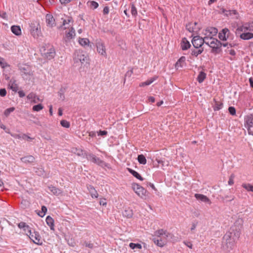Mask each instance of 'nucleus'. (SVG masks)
I'll list each match as a JSON object with an SVG mask.
<instances>
[{
	"label": "nucleus",
	"mask_w": 253,
	"mask_h": 253,
	"mask_svg": "<svg viewBox=\"0 0 253 253\" xmlns=\"http://www.w3.org/2000/svg\"><path fill=\"white\" fill-rule=\"evenodd\" d=\"M243 222L241 218L236 220L234 225L222 237L221 249L224 252L228 253L234 249L236 241L240 237Z\"/></svg>",
	"instance_id": "f257e3e1"
},
{
	"label": "nucleus",
	"mask_w": 253,
	"mask_h": 253,
	"mask_svg": "<svg viewBox=\"0 0 253 253\" xmlns=\"http://www.w3.org/2000/svg\"><path fill=\"white\" fill-rule=\"evenodd\" d=\"M154 234L155 236L158 237L162 236L164 239H166L167 238L169 237H171L172 236V235L170 233L167 232V231L162 229L156 231L154 232ZM153 241L155 244H156L157 246L161 247H164L166 243L165 241L162 240V238H161L160 239H156L155 238H154L153 239Z\"/></svg>",
	"instance_id": "f03ea898"
},
{
	"label": "nucleus",
	"mask_w": 253,
	"mask_h": 253,
	"mask_svg": "<svg viewBox=\"0 0 253 253\" xmlns=\"http://www.w3.org/2000/svg\"><path fill=\"white\" fill-rule=\"evenodd\" d=\"M73 59L75 63L80 62L82 65H85L89 63V57L82 50H77L74 54Z\"/></svg>",
	"instance_id": "7ed1b4c3"
},
{
	"label": "nucleus",
	"mask_w": 253,
	"mask_h": 253,
	"mask_svg": "<svg viewBox=\"0 0 253 253\" xmlns=\"http://www.w3.org/2000/svg\"><path fill=\"white\" fill-rule=\"evenodd\" d=\"M41 52L42 56L48 60L53 59L56 54L54 48L49 44H47L43 46L41 49Z\"/></svg>",
	"instance_id": "20e7f679"
},
{
	"label": "nucleus",
	"mask_w": 253,
	"mask_h": 253,
	"mask_svg": "<svg viewBox=\"0 0 253 253\" xmlns=\"http://www.w3.org/2000/svg\"><path fill=\"white\" fill-rule=\"evenodd\" d=\"M132 187L135 193L141 198L146 199L149 197V192L139 184L133 183Z\"/></svg>",
	"instance_id": "39448f33"
},
{
	"label": "nucleus",
	"mask_w": 253,
	"mask_h": 253,
	"mask_svg": "<svg viewBox=\"0 0 253 253\" xmlns=\"http://www.w3.org/2000/svg\"><path fill=\"white\" fill-rule=\"evenodd\" d=\"M210 40L211 41L210 43V47L211 48V52L214 54L220 53L222 51V43L221 42L212 37H210Z\"/></svg>",
	"instance_id": "423d86ee"
},
{
	"label": "nucleus",
	"mask_w": 253,
	"mask_h": 253,
	"mask_svg": "<svg viewBox=\"0 0 253 253\" xmlns=\"http://www.w3.org/2000/svg\"><path fill=\"white\" fill-rule=\"evenodd\" d=\"M85 158L88 161L96 164L103 168L107 166V164H106L104 161L100 159V158L97 157L95 155L91 153H85Z\"/></svg>",
	"instance_id": "0eeeda50"
},
{
	"label": "nucleus",
	"mask_w": 253,
	"mask_h": 253,
	"mask_svg": "<svg viewBox=\"0 0 253 253\" xmlns=\"http://www.w3.org/2000/svg\"><path fill=\"white\" fill-rule=\"evenodd\" d=\"M27 235L29 236L30 239L36 244L41 245L42 244V242L41 239V237L38 231H35V229H33L31 234H27Z\"/></svg>",
	"instance_id": "6e6552de"
},
{
	"label": "nucleus",
	"mask_w": 253,
	"mask_h": 253,
	"mask_svg": "<svg viewBox=\"0 0 253 253\" xmlns=\"http://www.w3.org/2000/svg\"><path fill=\"white\" fill-rule=\"evenodd\" d=\"M204 42V39L199 36L194 37L192 40L193 45L195 48H202Z\"/></svg>",
	"instance_id": "1a4fd4ad"
},
{
	"label": "nucleus",
	"mask_w": 253,
	"mask_h": 253,
	"mask_svg": "<svg viewBox=\"0 0 253 253\" xmlns=\"http://www.w3.org/2000/svg\"><path fill=\"white\" fill-rule=\"evenodd\" d=\"M237 31L240 32L253 31V22H246L238 27Z\"/></svg>",
	"instance_id": "9d476101"
},
{
	"label": "nucleus",
	"mask_w": 253,
	"mask_h": 253,
	"mask_svg": "<svg viewBox=\"0 0 253 253\" xmlns=\"http://www.w3.org/2000/svg\"><path fill=\"white\" fill-rule=\"evenodd\" d=\"M97 52L101 55L106 57L107 53L104 44L101 41H98L96 43Z\"/></svg>",
	"instance_id": "9b49d317"
},
{
	"label": "nucleus",
	"mask_w": 253,
	"mask_h": 253,
	"mask_svg": "<svg viewBox=\"0 0 253 253\" xmlns=\"http://www.w3.org/2000/svg\"><path fill=\"white\" fill-rule=\"evenodd\" d=\"M230 31L227 28H224L218 34V38L221 41H226L229 38Z\"/></svg>",
	"instance_id": "f8f14e48"
},
{
	"label": "nucleus",
	"mask_w": 253,
	"mask_h": 253,
	"mask_svg": "<svg viewBox=\"0 0 253 253\" xmlns=\"http://www.w3.org/2000/svg\"><path fill=\"white\" fill-rule=\"evenodd\" d=\"M46 25L49 27H52L55 25V20L53 16L50 14H47L45 16Z\"/></svg>",
	"instance_id": "ddd939ff"
},
{
	"label": "nucleus",
	"mask_w": 253,
	"mask_h": 253,
	"mask_svg": "<svg viewBox=\"0 0 253 253\" xmlns=\"http://www.w3.org/2000/svg\"><path fill=\"white\" fill-rule=\"evenodd\" d=\"M218 32L217 28L214 27H208L205 30V35H207L208 37H212L215 36Z\"/></svg>",
	"instance_id": "4468645a"
},
{
	"label": "nucleus",
	"mask_w": 253,
	"mask_h": 253,
	"mask_svg": "<svg viewBox=\"0 0 253 253\" xmlns=\"http://www.w3.org/2000/svg\"><path fill=\"white\" fill-rule=\"evenodd\" d=\"M195 197L199 200H200L202 202L208 203L209 205L211 204V202L210 199L207 197L206 196L200 194H195Z\"/></svg>",
	"instance_id": "2eb2a0df"
},
{
	"label": "nucleus",
	"mask_w": 253,
	"mask_h": 253,
	"mask_svg": "<svg viewBox=\"0 0 253 253\" xmlns=\"http://www.w3.org/2000/svg\"><path fill=\"white\" fill-rule=\"evenodd\" d=\"M180 45L181 48L183 50H187L191 46L190 42L187 41L186 38L182 39Z\"/></svg>",
	"instance_id": "dca6fc26"
},
{
	"label": "nucleus",
	"mask_w": 253,
	"mask_h": 253,
	"mask_svg": "<svg viewBox=\"0 0 253 253\" xmlns=\"http://www.w3.org/2000/svg\"><path fill=\"white\" fill-rule=\"evenodd\" d=\"M157 79H158V76H155L148 79V80H147L145 82L141 83L139 84V86L140 87H144V86H145L147 85H149L150 84H151L152 83H153Z\"/></svg>",
	"instance_id": "f3484780"
},
{
	"label": "nucleus",
	"mask_w": 253,
	"mask_h": 253,
	"mask_svg": "<svg viewBox=\"0 0 253 253\" xmlns=\"http://www.w3.org/2000/svg\"><path fill=\"white\" fill-rule=\"evenodd\" d=\"M241 39L244 40H249L253 38V33L245 32L240 35Z\"/></svg>",
	"instance_id": "a211bd4d"
},
{
	"label": "nucleus",
	"mask_w": 253,
	"mask_h": 253,
	"mask_svg": "<svg viewBox=\"0 0 253 253\" xmlns=\"http://www.w3.org/2000/svg\"><path fill=\"white\" fill-rule=\"evenodd\" d=\"M79 42L82 46H85L87 45L90 48H92V45L90 44L89 40L87 38H80Z\"/></svg>",
	"instance_id": "6ab92c4d"
},
{
	"label": "nucleus",
	"mask_w": 253,
	"mask_h": 253,
	"mask_svg": "<svg viewBox=\"0 0 253 253\" xmlns=\"http://www.w3.org/2000/svg\"><path fill=\"white\" fill-rule=\"evenodd\" d=\"M186 58L185 56H181L175 64V67L178 69L179 67H182L185 64Z\"/></svg>",
	"instance_id": "aec40b11"
},
{
	"label": "nucleus",
	"mask_w": 253,
	"mask_h": 253,
	"mask_svg": "<svg viewBox=\"0 0 253 253\" xmlns=\"http://www.w3.org/2000/svg\"><path fill=\"white\" fill-rule=\"evenodd\" d=\"M87 189L92 198H97L98 197V194L93 186L89 185Z\"/></svg>",
	"instance_id": "412c9836"
},
{
	"label": "nucleus",
	"mask_w": 253,
	"mask_h": 253,
	"mask_svg": "<svg viewBox=\"0 0 253 253\" xmlns=\"http://www.w3.org/2000/svg\"><path fill=\"white\" fill-rule=\"evenodd\" d=\"M46 222L51 230H54V219L49 215L46 218Z\"/></svg>",
	"instance_id": "4be33fe9"
},
{
	"label": "nucleus",
	"mask_w": 253,
	"mask_h": 253,
	"mask_svg": "<svg viewBox=\"0 0 253 253\" xmlns=\"http://www.w3.org/2000/svg\"><path fill=\"white\" fill-rule=\"evenodd\" d=\"M127 170L130 173H131L134 177H135L137 179L141 181L143 180V177L137 171H135L134 170L130 168H127Z\"/></svg>",
	"instance_id": "5701e85b"
},
{
	"label": "nucleus",
	"mask_w": 253,
	"mask_h": 253,
	"mask_svg": "<svg viewBox=\"0 0 253 253\" xmlns=\"http://www.w3.org/2000/svg\"><path fill=\"white\" fill-rule=\"evenodd\" d=\"M48 188L54 195L56 196L59 195L62 193L61 190L52 185L49 186Z\"/></svg>",
	"instance_id": "b1692460"
},
{
	"label": "nucleus",
	"mask_w": 253,
	"mask_h": 253,
	"mask_svg": "<svg viewBox=\"0 0 253 253\" xmlns=\"http://www.w3.org/2000/svg\"><path fill=\"white\" fill-rule=\"evenodd\" d=\"M34 171L38 176L44 177L46 175L45 171L42 167L34 168Z\"/></svg>",
	"instance_id": "393cba45"
},
{
	"label": "nucleus",
	"mask_w": 253,
	"mask_h": 253,
	"mask_svg": "<svg viewBox=\"0 0 253 253\" xmlns=\"http://www.w3.org/2000/svg\"><path fill=\"white\" fill-rule=\"evenodd\" d=\"M11 32L16 36H19L21 34V30L19 26L13 25L11 27Z\"/></svg>",
	"instance_id": "a878e982"
},
{
	"label": "nucleus",
	"mask_w": 253,
	"mask_h": 253,
	"mask_svg": "<svg viewBox=\"0 0 253 253\" xmlns=\"http://www.w3.org/2000/svg\"><path fill=\"white\" fill-rule=\"evenodd\" d=\"M22 162L25 163H31L35 160V158L32 155H29L21 158Z\"/></svg>",
	"instance_id": "bb28decb"
},
{
	"label": "nucleus",
	"mask_w": 253,
	"mask_h": 253,
	"mask_svg": "<svg viewBox=\"0 0 253 253\" xmlns=\"http://www.w3.org/2000/svg\"><path fill=\"white\" fill-rule=\"evenodd\" d=\"M222 12L227 16H232L235 15V16H236V17H237V15H238V12L236 10H227L224 9H223Z\"/></svg>",
	"instance_id": "cd10ccee"
},
{
	"label": "nucleus",
	"mask_w": 253,
	"mask_h": 253,
	"mask_svg": "<svg viewBox=\"0 0 253 253\" xmlns=\"http://www.w3.org/2000/svg\"><path fill=\"white\" fill-rule=\"evenodd\" d=\"M214 104L213 106L214 111H218L223 107V103L221 102L217 101L215 99H213Z\"/></svg>",
	"instance_id": "c85d7f7f"
},
{
	"label": "nucleus",
	"mask_w": 253,
	"mask_h": 253,
	"mask_svg": "<svg viewBox=\"0 0 253 253\" xmlns=\"http://www.w3.org/2000/svg\"><path fill=\"white\" fill-rule=\"evenodd\" d=\"M27 98L28 99L31 100V101L35 103L37 102V100H39V97L33 92L29 93L27 95Z\"/></svg>",
	"instance_id": "c756f323"
},
{
	"label": "nucleus",
	"mask_w": 253,
	"mask_h": 253,
	"mask_svg": "<svg viewBox=\"0 0 253 253\" xmlns=\"http://www.w3.org/2000/svg\"><path fill=\"white\" fill-rule=\"evenodd\" d=\"M206 76H207V75L204 72H203V71L200 72V73L197 77V81L199 83H203V81H204V80L206 79Z\"/></svg>",
	"instance_id": "7c9ffc66"
},
{
	"label": "nucleus",
	"mask_w": 253,
	"mask_h": 253,
	"mask_svg": "<svg viewBox=\"0 0 253 253\" xmlns=\"http://www.w3.org/2000/svg\"><path fill=\"white\" fill-rule=\"evenodd\" d=\"M204 51L203 48H195L191 50V55L197 57Z\"/></svg>",
	"instance_id": "2f4dec72"
},
{
	"label": "nucleus",
	"mask_w": 253,
	"mask_h": 253,
	"mask_svg": "<svg viewBox=\"0 0 253 253\" xmlns=\"http://www.w3.org/2000/svg\"><path fill=\"white\" fill-rule=\"evenodd\" d=\"M137 160L139 164H142V165H145L147 162V160L145 157V156L142 155H139L137 157Z\"/></svg>",
	"instance_id": "473e14b6"
},
{
	"label": "nucleus",
	"mask_w": 253,
	"mask_h": 253,
	"mask_svg": "<svg viewBox=\"0 0 253 253\" xmlns=\"http://www.w3.org/2000/svg\"><path fill=\"white\" fill-rule=\"evenodd\" d=\"M123 214L124 216H126L127 218H130V217H132V216L133 215L132 210L129 209L125 210L123 212Z\"/></svg>",
	"instance_id": "72a5a7b5"
},
{
	"label": "nucleus",
	"mask_w": 253,
	"mask_h": 253,
	"mask_svg": "<svg viewBox=\"0 0 253 253\" xmlns=\"http://www.w3.org/2000/svg\"><path fill=\"white\" fill-rule=\"evenodd\" d=\"M0 65L2 68L8 67L10 65L6 62L4 58L0 57Z\"/></svg>",
	"instance_id": "f704fd0d"
},
{
	"label": "nucleus",
	"mask_w": 253,
	"mask_h": 253,
	"mask_svg": "<svg viewBox=\"0 0 253 253\" xmlns=\"http://www.w3.org/2000/svg\"><path fill=\"white\" fill-rule=\"evenodd\" d=\"M41 33V31L37 27L35 29H33L31 31V34L34 38H38Z\"/></svg>",
	"instance_id": "c9c22d12"
},
{
	"label": "nucleus",
	"mask_w": 253,
	"mask_h": 253,
	"mask_svg": "<svg viewBox=\"0 0 253 253\" xmlns=\"http://www.w3.org/2000/svg\"><path fill=\"white\" fill-rule=\"evenodd\" d=\"M75 36V30L73 28H71L69 32L67 33L66 37L68 39H71Z\"/></svg>",
	"instance_id": "e433bc0d"
},
{
	"label": "nucleus",
	"mask_w": 253,
	"mask_h": 253,
	"mask_svg": "<svg viewBox=\"0 0 253 253\" xmlns=\"http://www.w3.org/2000/svg\"><path fill=\"white\" fill-rule=\"evenodd\" d=\"M129 246L131 249H142L141 245L140 244H138V243L135 244V243H130L129 245Z\"/></svg>",
	"instance_id": "4c0bfd02"
},
{
	"label": "nucleus",
	"mask_w": 253,
	"mask_h": 253,
	"mask_svg": "<svg viewBox=\"0 0 253 253\" xmlns=\"http://www.w3.org/2000/svg\"><path fill=\"white\" fill-rule=\"evenodd\" d=\"M43 108V106L41 104L36 105L33 107V110L36 112H39Z\"/></svg>",
	"instance_id": "58836bf2"
},
{
	"label": "nucleus",
	"mask_w": 253,
	"mask_h": 253,
	"mask_svg": "<svg viewBox=\"0 0 253 253\" xmlns=\"http://www.w3.org/2000/svg\"><path fill=\"white\" fill-rule=\"evenodd\" d=\"M242 187L248 191L253 192V186L250 184H243Z\"/></svg>",
	"instance_id": "ea45409f"
},
{
	"label": "nucleus",
	"mask_w": 253,
	"mask_h": 253,
	"mask_svg": "<svg viewBox=\"0 0 253 253\" xmlns=\"http://www.w3.org/2000/svg\"><path fill=\"white\" fill-rule=\"evenodd\" d=\"M15 110V108L12 107H10V108H7L6 109L4 112V115L6 116V117H8L10 114L13 112Z\"/></svg>",
	"instance_id": "a19ab883"
},
{
	"label": "nucleus",
	"mask_w": 253,
	"mask_h": 253,
	"mask_svg": "<svg viewBox=\"0 0 253 253\" xmlns=\"http://www.w3.org/2000/svg\"><path fill=\"white\" fill-rule=\"evenodd\" d=\"M157 162L159 165H161L162 167L168 166L169 165L168 161H165L163 159H157Z\"/></svg>",
	"instance_id": "79ce46f5"
},
{
	"label": "nucleus",
	"mask_w": 253,
	"mask_h": 253,
	"mask_svg": "<svg viewBox=\"0 0 253 253\" xmlns=\"http://www.w3.org/2000/svg\"><path fill=\"white\" fill-rule=\"evenodd\" d=\"M131 13L134 16H136L137 14V9L133 3L131 4Z\"/></svg>",
	"instance_id": "37998d69"
},
{
	"label": "nucleus",
	"mask_w": 253,
	"mask_h": 253,
	"mask_svg": "<svg viewBox=\"0 0 253 253\" xmlns=\"http://www.w3.org/2000/svg\"><path fill=\"white\" fill-rule=\"evenodd\" d=\"M61 125L65 128H69L70 126V123L66 120H63L60 122Z\"/></svg>",
	"instance_id": "c03bdc74"
},
{
	"label": "nucleus",
	"mask_w": 253,
	"mask_h": 253,
	"mask_svg": "<svg viewBox=\"0 0 253 253\" xmlns=\"http://www.w3.org/2000/svg\"><path fill=\"white\" fill-rule=\"evenodd\" d=\"M228 111H229V113L232 115V116H235L236 115V109L234 107H233V106H230L228 108Z\"/></svg>",
	"instance_id": "a18cd8bd"
},
{
	"label": "nucleus",
	"mask_w": 253,
	"mask_h": 253,
	"mask_svg": "<svg viewBox=\"0 0 253 253\" xmlns=\"http://www.w3.org/2000/svg\"><path fill=\"white\" fill-rule=\"evenodd\" d=\"M144 184L147 187L150 186L151 188H152V189L154 190L155 191H157V189L156 188V187H155L153 183H151V182H149L148 181H146L145 182Z\"/></svg>",
	"instance_id": "49530a36"
},
{
	"label": "nucleus",
	"mask_w": 253,
	"mask_h": 253,
	"mask_svg": "<svg viewBox=\"0 0 253 253\" xmlns=\"http://www.w3.org/2000/svg\"><path fill=\"white\" fill-rule=\"evenodd\" d=\"M90 6L93 9H96L98 7V3L95 1H90Z\"/></svg>",
	"instance_id": "de8ad7c7"
},
{
	"label": "nucleus",
	"mask_w": 253,
	"mask_h": 253,
	"mask_svg": "<svg viewBox=\"0 0 253 253\" xmlns=\"http://www.w3.org/2000/svg\"><path fill=\"white\" fill-rule=\"evenodd\" d=\"M58 94L60 96V98L63 101L65 99V96L64 94V91L62 88L60 89V91L58 92Z\"/></svg>",
	"instance_id": "09e8293b"
},
{
	"label": "nucleus",
	"mask_w": 253,
	"mask_h": 253,
	"mask_svg": "<svg viewBox=\"0 0 253 253\" xmlns=\"http://www.w3.org/2000/svg\"><path fill=\"white\" fill-rule=\"evenodd\" d=\"M234 174H231L229 177V180H228V184L230 185H232L234 184Z\"/></svg>",
	"instance_id": "8fccbe9b"
},
{
	"label": "nucleus",
	"mask_w": 253,
	"mask_h": 253,
	"mask_svg": "<svg viewBox=\"0 0 253 253\" xmlns=\"http://www.w3.org/2000/svg\"><path fill=\"white\" fill-rule=\"evenodd\" d=\"M27 226L28 227L27 228H23V230L25 232H27L26 233V234H31V232H32L33 231V229H31V228L30 227V226L28 225H27Z\"/></svg>",
	"instance_id": "3c124183"
},
{
	"label": "nucleus",
	"mask_w": 253,
	"mask_h": 253,
	"mask_svg": "<svg viewBox=\"0 0 253 253\" xmlns=\"http://www.w3.org/2000/svg\"><path fill=\"white\" fill-rule=\"evenodd\" d=\"M84 245L85 246V247H88L89 249H93L94 247L93 244L90 242H87L85 241L84 242Z\"/></svg>",
	"instance_id": "603ef678"
},
{
	"label": "nucleus",
	"mask_w": 253,
	"mask_h": 253,
	"mask_svg": "<svg viewBox=\"0 0 253 253\" xmlns=\"http://www.w3.org/2000/svg\"><path fill=\"white\" fill-rule=\"evenodd\" d=\"M18 227L20 229H23V228H27L28 227L27 226V224H26V223L24 222H21L19 223H18Z\"/></svg>",
	"instance_id": "864d4df0"
},
{
	"label": "nucleus",
	"mask_w": 253,
	"mask_h": 253,
	"mask_svg": "<svg viewBox=\"0 0 253 253\" xmlns=\"http://www.w3.org/2000/svg\"><path fill=\"white\" fill-rule=\"evenodd\" d=\"M6 95V90L5 88L0 89V95L1 97H4Z\"/></svg>",
	"instance_id": "5fc2aeb1"
},
{
	"label": "nucleus",
	"mask_w": 253,
	"mask_h": 253,
	"mask_svg": "<svg viewBox=\"0 0 253 253\" xmlns=\"http://www.w3.org/2000/svg\"><path fill=\"white\" fill-rule=\"evenodd\" d=\"M109 7L108 6H105L103 10V14H104V15L108 14L109 13Z\"/></svg>",
	"instance_id": "6e6d98bb"
},
{
	"label": "nucleus",
	"mask_w": 253,
	"mask_h": 253,
	"mask_svg": "<svg viewBox=\"0 0 253 253\" xmlns=\"http://www.w3.org/2000/svg\"><path fill=\"white\" fill-rule=\"evenodd\" d=\"M108 133V132L106 130H99L98 132V135H106Z\"/></svg>",
	"instance_id": "4d7b16f0"
},
{
	"label": "nucleus",
	"mask_w": 253,
	"mask_h": 253,
	"mask_svg": "<svg viewBox=\"0 0 253 253\" xmlns=\"http://www.w3.org/2000/svg\"><path fill=\"white\" fill-rule=\"evenodd\" d=\"M22 138H23V139H26L27 141H30L31 140H32L34 139L33 138H32L25 134L23 135Z\"/></svg>",
	"instance_id": "13d9d810"
},
{
	"label": "nucleus",
	"mask_w": 253,
	"mask_h": 253,
	"mask_svg": "<svg viewBox=\"0 0 253 253\" xmlns=\"http://www.w3.org/2000/svg\"><path fill=\"white\" fill-rule=\"evenodd\" d=\"M99 204L100 205H102L103 206H106L107 203L106 202V199H101L100 200Z\"/></svg>",
	"instance_id": "bf43d9fd"
},
{
	"label": "nucleus",
	"mask_w": 253,
	"mask_h": 253,
	"mask_svg": "<svg viewBox=\"0 0 253 253\" xmlns=\"http://www.w3.org/2000/svg\"><path fill=\"white\" fill-rule=\"evenodd\" d=\"M133 73V71H132V69L130 70H129L128 71L126 75H125V78H126V77H130L131 75Z\"/></svg>",
	"instance_id": "052dcab7"
},
{
	"label": "nucleus",
	"mask_w": 253,
	"mask_h": 253,
	"mask_svg": "<svg viewBox=\"0 0 253 253\" xmlns=\"http://www.w3.org/2000/svg\"><path fill=\"white\" fill-rule=\"evenodd\" d=\"M210 37H208V36H206L204 37L203 39H204V43L208 45L210 47V42H208L207 40H210Z\"/></svg>",
	"instance_id": "680f3d73"
},
{
	"label": "nucleus",
	"mask_w": 253,
	"mask_h": 253,
	"mask_svg": "<svg viewBox=\"0 0 253 253\" xmlns=\"http://www.w3.org/2000/svg\"><path fill=\"white\" fill-rule=\"evenodd\" d=\"M72 0H59L61 4H67L71 1Z\"/></svg>",
	"instance_id": "e2e57ef3"
},
{
	"label": "nucleus",
	"mask_w": 253,
	"mask_h": 253,
	"mask_svg": "<svg viewBox=\"0 0 253 253\" xmlns=\"http://www.w3.org/2000/svg\"><path fill=\"white\" fill-rule=\"evenodd\" d=\"M19 96L20 97H23L25 96V93L22 90H20L18 91Z\"/></svg>",
	"instance_id": "0e129e2a"
},
{
	"label": "nucleus",
	"mask_w": 253,
	"mask_h": 253,
	"mask_svg": "<svg viewBox=\"0 0 253 253\" xmlns=\"http://www.w3.org/2000/svg\"><path fill=\"white\" fill-rule=\"evenodd\" d=\"M11 88L12 89V90L13 91L16 92V91H17V90L18 89V87L16 84H15V85L12 84V86H11Z\"/></svg>",
	"instance_id": "69168bd1"
},
{
	"label": "nucleus",
	"mask_w": 253,
	"mask_h": 253,
	"mask_svg": "<svg viewBox=\"0 0 253 253\" xmlns=\"http://www.w3.org/2000/svg\"><path fill=\"white\" fill-rule=\"evenodd\" d=\"M41 211H42V213H46V211H47V208L45 206H42V209H41Z\"/></svg>",
	"instance_id": "338daca9"
},
{
	"label": "nucleus",
	"mask_w": 253,
	"mask_h": 253,
	"mask_svg": "<svg viewBox=\"0 0 253 253\" xmlns=\"http://www.w3.org/2000/svg\"><path fill=\"white\" fill-rule=\"evenodd\" d=\"M229 53L233 56H234L236 55V52L234 49H230L229 50Z\"/></svg>",
	"instance_id": "774afa93"
}]
</instances>
